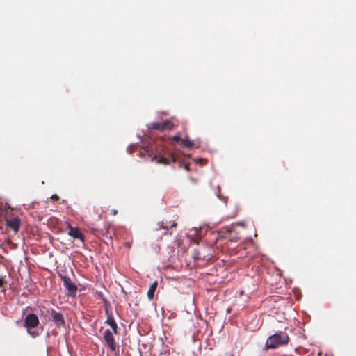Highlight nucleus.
Segmentation results:
<instances>
[{"mask_svg":"<svg viewBox=\"0 0 356 356\" xmlns=\"http://www.w3.org/2000/svg\"><path fill=\"white\" fill-rule=\"evenodd\" d=\"M289 337L284 332H277L270 336L265 344L266 349H275L280 346L286 345L289 343Z\"/></svg>","mask_w":356,"mask_h":356,"instance_id":"f257e3e1","label":"nucleus"},{"mask_svg":"<svg viewBox=\"0 0 356 356\" xmlns=\"http://www.w3.org/2000/svg\"><path fill=\"white\" fill-rule=\"evenodd\" d=\"M219 238H227L230 241L237 242L241 238L239 234L236 232L235 226L230 225L221 228L218 232Z\"/></svg>","mask_w":356,"mask_h":356,"instance_id":"f03ea898","label":"nucleus"},{"mask_svg":"<svg viewBox=\"0 0 356 356\" xmlns=\"http://www.w3.org/2000/svg\"><path fill=\"white\" fill-rule=\"evenodd\" d=\"M114 332H112L111 330L107 329L104 331V339L110 348V350L115 353V354L119 353V345L116 343L114 337Z\"/></svg>","mask_w":356,"mask_h":356,"instance_id":"7ed1b4c3","label":"nucleus"},{"mask_svg":"<svg viewBox=\"0 0 356 356\" xmlns=\"http://www.w3.org/2000/svg\"><path fill=\"white\" fill-rule=\"evenodd\" d=\"M60 276L62 281L63 282L65 288L67 290V296L75 297L77 292V286L76 284L72 282L70 277L66 275H60Z\"/></svg>","mask_w":356,"mask_h":356,"instance_id":"20e7f679","label":"nucleus"},{"mask_svg":"<svg viewBox=\"0 0 356 356\" xmlns=\"http://www.w3.org/2000/svg\"><path fill=\"white\" fill-rule=\"evenodd\" d=\"M147 128L152 130L164 131L166 129L172 130L174 124L170 120H165L163 122H154L147 125Z\"/></svg>","mask_w":356,"mask_h":356,"instance_id":"39448f33","label":"nucleus"},{"mask_svg":"<svg viewBox=\"0 0 356 356\" xmlns=\"http://www.w3.org/2000/svg\"><path fill=\"white\" fill-rule=\"evenodd\" d=\"M39 323L38 317L33 313L27 314L24 319V326L27 330L36 327Z\"/></svg>","mask_w":356,"mask_h":356,"instance_id":"423d86ee","label":"nucleus"},{"mask_svg":"<svg viewBox=\"0 0 356 356\" xmlns=\"http://www.w3.org/2000/svg\"><path fill=\"white\" fill-rule=\"evenodd\" d=\"M53 314L51 318H49V321H52L58 327H65V323L63 314L58 312Z\"/></svg>","mask_w":356,"mask_h":356,"instance_id":"0eeeda50","label":"nucleus"},{"mask_svg":"<svg viewBox=\"0 0 356 356\" xmlns=\"http://www.w3.org/2000/svg\"><path fill=\"white\" fill-rule=\"evenodd\" d=\"M6 225L10 227L12 230L15 232V233H17L20 225L21 221L18 218H12L9 219H6Z\"/></svg>","mask_w":356,"mask_h":356,"instance_id":"6e6552de","label":"nucleus"},{"mask_svg":"<svg viewBox=\"0 0 356 356\" xmlns=\"http://www.w3.org/2000/svg\"><path fill=\"white\" fill-rule=\"evenodd\" d=\"M69 232L68 234L74 238L80 239L81 241H84V236L83 234L81 232L80 229L78 227H74L68 225Z\"/></svg>","mask_w":356,"mask_h":356,"instance_id":"1a4fd4ad","label":"nucleus"},{"mask_svg":"<svg viewBox=\"0 0 356 356\" xmlns=\"http://www.w3.org/2000/svg\"><path fill=\"white\" fill-rule=\"evenodd\" d=\"M106 313L107 314V318L106 321V323L108 324L111 327V331L114 332V333L116 334H118V325L115 322V319L113 318L111 314H109L108 310L106 311Z\"/></svg>","mask_w":356,"mask_h":356,"instance_id":"9d476101","label":"nucleus"},{"mask_svg":"<svg viewBox=\"0 0 356 356\" xmlns=\"http://www.w3.org/2000/svg\"><path fill=\"white\" fill-rule=\"evenodd\" d=\"M177 225V224L175 222H173L171 225H168L167 222L164 223L163 222H161L157 224L156 230H161V229H163L166 230L165 234H171L172 233L170 232V230L172 227H175Z\"/></svg>","mask_w":356,"mask_h":356,"instance_id":"9b49d317","label":"nucleus"},{"mask_svg":"<svg viewBox=\"0 0 356 356\" xmlns=\"http://www.w3.org/2000/svg\"><path fill=\"white\" fill-rule=\"evenodd\" d=\"M158 286V283L156 281L154 282L149 287V289L147 291V297L148 298L152 300L154 297V293Z\"/></svg>","mask_w":356,"mask_h":356,"instance_id":"f8f14e48","label":"nucleus"},{"mask_svg":"<svg viewBox=\"0 0 356 356\" xmlns=\"http://www.w3.org/2000/svg\"><path fill=\"white\" fill-rule=\"evenodd\" d=\"M56 311L53 308H48L45 310H42L41 316H43L47 321H49V318H51Z\"/></svg>","mask_w":356,"mask_h":356,"instance_id":"ddd939ff","label":"nucleus"},{"mask_svg":"<svg viewBox=\"0 0 356 356\" xmlns=\"http://www.w3.org/2000/svg\"><path fill=\"white\" fill-rule=\"evenodd\" d=\"M182 145L184 147L186 148H191L194 143L192 140H191L188 136H186L183 140H182Z\"/></svg>","mask_w":356,"mask_h":356,"instance_id":"4468645a","label":"nucleus"},{"mask_svg":"<svg viewBox=\"0 0 356 356\" xmlns=\"http://www.w3.org/2000/svg\"><path fill=\"white\" fill-rule=\"evenodd\" d=\"M193 257V259L195 260L205 259V256L202 254L200 250H195Z\"/></svg>","mask_w":356,"mask_h":356,"instance_id":"2eb2a0df","label":"nucleus"},{"mask_svg":"<svg viewBox=\"0 0 356 356\" xmlns=\"http://www.w3.org/2000/svg\"><path fill=\"white\" fill-rule=\"evenodd\" d=\"M157 163L164 164V165H168L169 164V160L165 157H161L158 161Z\"/></svg>","mask_w":356,"mask_h":356,"instance_id":"dca6fc26","label":"nucleus"},{"mask_svg":"<svg viewBox=\"0 0 356 356\" xmlns=\"http://www.w3.org/2000/svg\"><path fill=\"white\" fill-rule=\"evenodd\" d=\"M141 154H147L148 156L149 157H151V154L149 153V147L147 146L145 147H143L142 149H141Z\"/></svg>","mask_w":356,"mask_h":356,"instance_id":"f3484780","label":"nucleus"},{"mask_svg":"<svg viewBox=\"0 0 356 356\" xmlns=\"http://www.w3.org/2000/svg\"><path fill=\"white\" fill-rule=\"evenodd\" d=\"M5 284H6L5 277H0V287L3 286Z\"/></svg>","mask_w":356,"mask_h":356,"instance_id":"a211bd4d","label":"nucleus"},{"mask_svg":"<svg viewBox=\"0 0 356 356\" xmlns=\"http://www.w3.org/2000/svg\"><path fill=\"white\" fill-rule=\"evenodd\" d=\"M28 332L33 337H35L39 335L38 332H31V330H28Z\"/></svg>","mask_w":356,"mask_h":356,"instance_id":"6ab92c4d","label":"nucleus"},{"mask_svg":"<svg viewBox=\"0 0 356 356\" xmlns=\"http://www.w3.org/2000/svg\"><path fill=\"white\" fill-rule=\"evenodd\" d=\"M172 140H174L175 142H179L181 140V138L179 136H174L172 138Z\"/></svg>","mask_w":356,"mask_h":356,"instance_id":"aec40b11","label":"nucleus"},{"mask_svg":"<svg viewBox=\"0 0 356 356\" xmlns=\"http://www.w3.org/2000/svg\"><path fill=\"white\" fill-rule=\"evenodd\" d=\"M51 198L54 200H59V196L56 194H54V195H52Z\"/></svg>","mask_w":356,"mask_h":356,"instance_id":"412c9836","label":"nucleus"},{"mask_svg":"<svg viewBox=\"0 0 356 356\" xmlns=\"http://www.w3.org/2000/svg\"><path fill=\"white\" fill-rule=\"evenodd\" d=\"M170 158L172 162L175 163L177 161L176 156L173 154H170Z\"/></svg>","mask_w":356,"mask_h":356,"instance_id":"4be33fe9","label":"nucleus"},{"mask_svg":"<svg viewBox=\"0 0 356 356\" xmlns=\"http://www.w3.org/2000/svg\"><path fill=\"white\" fill-rule=\"evenodd\" d=\"M184 168H185L187 171H189V164H185V165H184Z\"/></svg>","mask_w":356,"mask_h":356,"instance_id":"5701e85b","label":"nucleus"},{"mask_svg":"<svg viewBox=\"0 0 356 356\" xmlns=\"http://www.w3.org/2000/svg\"><path fill=\"white\" fill-rule=\"evenodd\" d=\"M117 213H118V210L114 209V210L113 211V216H115Z\"/></svg>","mask_w":356,"mask_h":356,"instance_id":"b1692460","label":"nucleus"},{"mask_svg":"<svg viewBox=\"0 0 356 356\" xmlns=\"http://www.w3.org/2000/svg\"><path fill=\"white\" fill-rule=\"evenodd\" d=\"M125 245H126L127 247H128V248H130V247H131V243H129V242H128V243H125Z\"/></svg>","mask_w":356,"mask_h":356,"instance_id":"393cba45","label":"nucleus"}]
</instances>
